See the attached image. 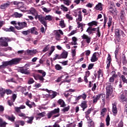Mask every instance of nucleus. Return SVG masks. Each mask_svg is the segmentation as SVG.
I'll return each instance as SVG.
<instances>
[{
	"label": "nucleus",
	"mask_w": 127,
	"mask_h": 127,
	"mask_svg": "<svg viewBox=\"0 0 127 127\" xmlns=\"http://www.w3.org/2000/svg\"><path fill=\"white\" fill-rule=\"evenodd\" d=\"M21 61V58H17L12 59L11 61L4 62L2 63V64L0 65V69H5L7 66H11V65H17L19 64V62Z\"/></svg>",
	"instance_id": "1"
},
{
	"label": "nucleus",
	"mask_w": 127,
	"mask_h": 127,
	"mask_svg": "<svg viewBox=\"0 0 127 127\" xmlns=\"http://www.w3.org/2000/svg\"><path fill=\"white\" fill-rule=\"evenodd\" d=\"M97 30L96 35L98 37H101V31H100V27H98L97 28H92V27H89L86 30V32L90 34H93Z\"/></svg>",
	"instance_id": "2"
},
{
	"label": "nucleus",
	"mask_w": 127,
	"mask_h": 127,
	"mask_svg": "<svg viewBox=\"0 0 127 127\" xmlns=\"http://www.w3.org/2000/svg\"><path fill=\"white\" fill-rule=\"evenodd\" d=\"M106 85V99H109L112 94H113V86H112V83L110 82H107Z\"/></svg>",
	"instance_id": "3"
},
{
	"label": "nucleus",
	"mask_w": 127,
	"mask_h": 127,
	"mask_svg": "<svg viewBox=\"0 0 127 127\" xmlns=\"http://www.w3.org/2000/svg\"><path fill=\"white\" fill-rule=\"evenodd\" d=\"M17 26H15V28L17 30H20L21 29H23V28H25V27H27V23L26 22H18L17 23Z\"/></svg>",
	"instance_id": "4"
},
{
	"label": "nucleus",
	"mask_w": 127,
	"mask_h": 127,
	"mask_svg": "<svg viewBox=\"0 0 127 127\" xmlns=\"http://www.w3.org/2000/svg\"><path fill=\"white\" fill-rule=\"evenodd\" d=\"M38 19L42 24L44 25L46 27H47V22L45 21V17L42 15H39Z\"/></svg>",
	"instance_id": "5"
},
{
	"label": "nucleus",
	"mask_w": 127,
	"mask_h": 127,
	"mask_svg": "<svg viewBox=\"0 0 127 127\" xmlns=\"http://www.w3.org/2000/svg\"><path fill=\"white\" fill-rule=\"evenodd\" d=\"M51 112L53 113V115H56L53 117V119H55V118H58V117L60 116V114H59V113H60V109H59V108L55 109L54 110L51 111Z\"/></svg>",
	"instance_id": "6"
},
{
	"label": "nucleus",
	"mask_w": 127,
	"mask_h": 127,
	"mask_svg": "<svg viewBox=\"0 0 127 127\" xmlns=\"http://www.w3.org/2000/svg\"><path fill=\"white\" fill-rule=\"evenodd\" d=\"M18 71L20 72V73H22V74H25L26 75H28V74H29V70L27 69V68L24 66L20 68Z\"/></svg>",
	"instance_id": "7"
},
{
	"label": "nucleus",
	"mask_w": 127,
	"mask_h": 127,
	"mask_svg": "<svg viewBox=\"0 0 127 127\" xmlns=\"http://www.w3.org/2000/svg\"><path fill=\"white\" fill-rule=\"evenodd\" d=\"M60 34H61L62 35H63V34H64L63 31H62V30H59L58 31H57L55 33L56 38L58 41L60 40V38L61 37V35Z\"/></svg>",
	"instance_id": "8"
},
{
	"label": "nucleus",
	"mask_w": 127,
	"mask_h": 127,
	"mask_svg": "<svg viewBox=\"0 0 127 127\" xmlns=\"http://www.w3.org/2000/svg\"><path fill=\"white\" fill-rule=\"evenodd\" d=\"M26 106L29 107L30 109H32V108H35L36 107V105L34 103V102H30L29 100H27V101L25 103Z\"/></svg>",
	"instance_id": "9"
},
{
	"label": "nucleus",
	"mask_w": 127,
	"mask_h": 127,
	"mask_svg": "<svg viewBox=\"0 0 127 127\" xmlns=\"http://www.w3.org/2000/svg\"><path fill=\"white\" fill-rule=\"evenodd\" d=\"M119 99L121 103H123V104H127V98L123 94L120 95Z\"/></svg>",
	"instance_id": "10"
},
{
	"label": "nucleus",
	"mask_w": 127,
	"mask_h": 127,
	"mask_svg": "<svg viewBox=\"0 0 127 127\" xmlns=\"http://www.w3.org/2000/svg\"><path fill=\"white\" fill-rule=\"evenodd\" d=\"M102 96H103V94H98L97 95H96L95 96H93L92 97L93 99V104H97V103L98 102V101L100 100Z\"/></svg>",
	"instance_id": "11"
},
{
	"label": "nucleus",
	"mask_w": 127,
	"mask_h": 127,
	"mask_svg": "<svg viewBox=\"0 0 127 127\" xmlns=\"http://www.w3.org/2000/svg\"><path fill=\"white\" fill-rule=\"evenodd\" d=\"M98 54H99V53L95 52L92 55L90 59L91 62H96V61L99 60V58L97 57Z\"/></svg>",
	"instance_id": "12"
},
{
	"label": "nucleus",
	"mask_w": 127,
	"mask_h": 127,
	"mask_svg": "<svg viewBox=\"0 0 127 127\" xmlns=\"http://www.w3.org/2000/svg\"><path fill=\"white\" fill-rule=\"evenodd\" d=\"M10 1H7L6 3H2L0 6V8L1 9H5L6 8H7V7H9V6L10 5Z\"/></svg>",
	"instance_id": "13"
},
{
	"label": "nucleus",
	"mask_w": 127,
	"mask_h": 127,
	"mask_svg": "<svg viewBox=\"0 0 127 127\" xmlns=\"http://www.w3.org/2000/svg\"><path fill=\"white\" fill-rule=\"evenodd\" d=\"M111 62H112V58H111V55L108 54V57L107 58V62H106L107 69H109L110 68V66H111Z\"/></svg>",
	"instance_id": "14"
},
{
	"label": "nucleus",
	"mask_w": 127,
	"mask_h": 127,
	"mask_svg": "<svg viewBox=\"0 0 127 127\" xmlns=\"http://www.w3.org/2000/svg\"><path fill=\"white\" fill-rule=\"evenodd\" d=\"M82 39L83 40H86V42L89 44L90 42H91V37L88 36V35L84 34L82 36H81Z\"/></svg>",
	"instance_id": "15"
},
{
	"label": "nucleus",
	"mask_w": 127,
	"mask_h": 127,
	"mask_svg": "<svg viewBox=\"0 0 127 127\" xmlns=\"http://www.w3.org/2000/svg\"><path fill=\"white\" fill-rule=\"evenodd\" d=\"M5 118L8 121H10V122H12V123H13L15 120V117L13 115H12L11 116L6 115H5Z\"/></svg>",
	"instance_id": "16"
},
{
	"label": "nucleus",
	"mask_w": 127,
	"mask_h": 127,
	"mask_svg": "<svg viewBox=\"0 0 127 127\" xmlns=\"http://www.w3.org/2000/svg\"><path fill=\"white\" fill-rule=\"evenodd\" d=\"M2 29L6 32H15V29L12 26H10L9 28H3Z\"/></svg>",
	"instance_id": "17"
},
{
	"label": "nucleus",
	"mask_w": 127,
	"mask_h": 127,
	"mask_svg": "<svg viewBox=\"0 0 127 127\" xmlns=\"http://www.w3.org/2000/svg\"><path fill=\"white\" fill-rule=\"evenodd\" d=\"M30 33L31 34H35V35H38V32H37V28L33 27L30 29Z\"/></svg>",
	"instance_id": "18"
},
{
	"label": "nucleus",
	"mask_w": 127,
	"mask_h": 127,
	"mask_svg": "<svg viewBox=\"0 0 127 127\" xmlns=\"http://www.w3.org/2000/svg\"><path fill=\"white\" fill-rule=\"evenodd\" d=\"M112 112L113 114L117 115L118 114V109H117V103H114L112 104Z\"/></svg>",
	"instance_id": "19"
},
{
	"label": "nucleus",
	"mask_w": 127,
	"mask_h": 127,
	"mask_svg": "<svg viewBox=\"0 0 127 127\" xmlns=\"http://www.w3.org/2000/svg\"><path fill=\"white\" fill-rule=\"evenodd\" d=\"M120 18L122 22H125V19H126V17H125V11L122 10L120 12Z\"/></svg>",
	"instance_id": "20"
},
{
	"label": "nucleus",
	"mask_w": 127,
	"mask_h": 127,
	"mask_svg": "<svg viewBox=\"0 0 127 127\" xmlns=\"http://www.w3.org/2000/svg\"><path fill=\"white\" fill-rule=\"evenodd\" d=\"M61 57L62 59H66L67 57H68V53L66 51H64L61 54Z\"/></svg>",
	"instance_id": "21"
},
{
	"label": "nucleus",
	"mask_w": 127,
	"mask_h": 127,
	"mask_svg": "<svg viewBox=\"0 0 127 127\" xmlns=\"http://www.w3.org/2000/svg\"><path fill=\"white\" fill-rule=\"evenodd\" d=\"M58 104L59 105H60L61 107L62 108H64V107H65L66 105L65 104V102L62 99H60L58 101Z\"/></svg>",
	"instance_id": "22"
},
{
	"label": "nucleus",
	"mask_w": 127,
	"mask_h": 127,
	"mask_svg": "<svg viewBox=\"0 0 127 127\" xmlns=\"http://www.w3.org/2000/svg\"><path fill=\"white\" fill-rule=\"evenodd\" d=\"M88 26H89V27H92V26H94V25H95V26H98V22H97L96 21H92L88 23Z\"/></svg>",
	"instance_id": "23"
},
{
	"label": "nucleus",
	"mask_w": 127,
	"mask_h": 127,
	"mask_svg": "<svg viewBox=\"0 0 127 127\" xmlns=\"http://www.w3.org/2000/svg\"><path fill=\"white\" fill-rule=\"evenodd\" d=\"M12 16H13V17H15V18H20L21 16H22V14L15 12L13 15H12Z\"/></svg>",
	"instance_id": "24"
},
{
	"label": "nucleus",
	"mask_w": 127,
	"mask_h": 127,
	"mask_svg": "<svg viewBox=\"0 0 127 127\" xmlns=\"http://www.w3.org/2000/svg\"><path fill=\"white\" fill-rule=\"evenodd\" d=\"M87 103H88V101H87V100L82 101L80 105L81 108H88V104H87Z\"/></svg>",
	"instance_id": "25"
},
{
	"label": "nucleus",
	"mask_w": 127,
	"mask_h": 127,
	"mask_svg": "<svg viewBox=\"0 0 127 127\" xmlns=\"http://www.w3.org/2000/svg\"><path fill=\"white\" fill-rule=\"evenodd\" d=\"M27 119H29V120L27 121V124H30V125H31V124H32L33 122V120H34V117H29L27 116Z\"/></svg>",
	"instance_id": "26"
},
{
	"label": "nucleus",
	"mask_w": 127,
	"mask_h": 127,
	"mask_svg": "<svg viewBox=\"0 0 127 127\" xmlns=\"http://www.w3.org/2000/svg\"><path fill=\"white\" fill-rule=\"evenodd\" d=\"M82 18L83 16H82V11H79L78 12V18L76 19V20H78L79 21H82Z\"/></svg>",
	"instance_id": "27"
},
{
	"label": "nucleus",
	"mask_w": 127,
	"mask_h": 127,
	"mask_svg": "<svg viewBox=\"0 0 127 127\" xmlns=\"http://www.w3.org/2000/svg\"><path fill=\"white\" fill-rule=\"evenodd\" d=\"M96 9L97 10H103V7H102V3L99 2L96 5Z\"/></svg>",
	"instance_id": "28"
},
{
	"label": "nucleus",
	"mask_w": 127,
	"mask_h": 127,
	"mask_svg": "<svg viewBox=\"0 0 127 127\" xmlns=\"http://www.w3.org/2000/svg\"><path fill=\"white\" fill-rule=\"evenodd\" d=\"M110 121H111V118H110V115H108L106 119L107 127H109L110 126Z\"/></svg>",
	"instance_id": "29"
},
{
	"label": "nucleus",
	"mask_w": 127,
	"mask_h": 127,
	"mask_svg": "<svg viewBox=\"0 0 127 127\" xmlns=\"http://www.w3.org/2000/svg\"><path fill=\"white\" fill-rule=\"evenodd\" d=\"M112 20H113V18H112L111 16H109V21L107 23L108 27H111V26H112Z\"/></svg>",
	"instance_id": "30"
},
{
	"label": "nucleus",
	"mask_w": 127,
	"mask_h": 127,
	"mask_svg": "<svg viewBox=\"0 0 127 127\" xmlns=\"http://www.w3.org/2000/svg\"><path fill=\"white\" fill-rule=\"evenodd\" d=\"M45 20L46 21V20H48L49 21H51L52 20V16L49 15H46L45 17Z\"/></svg>",
	"instance_id": "31"
},
{
	"label": "nucleus",
	"mask_w": 127,
	"mask_h": 127,
	"mask_svg": "<svg viewBox=\"0 0 127 127\" xmlns=\"http://www.w3.org/2000/svg\"><path fill=\"white\" fill-rule=\"evenodd\" d=\"M122 63L123 64H127V58L126 57V55H125V54H123V56H122Z\"/></svg>",
	"instance_id": "32"
},
{
	"label": "nucleus",
	"mask_w": 127,
	"mask_h": 127,
	"mask_svg": "<svg viewBox=\"0 0 127 127\" xmlns=\"http://www.w3.org/2000/svg\"><path fill=\"white\" fill-rule=\"evenodd\" d=\"M18 116H19V117H21V118H22L23 120H25L27 118V116H26L25 114L22 113H20L18 114Z\"/></svg>",
	"instance_id": "33"
},
{
	"label": "nucleus",
	"mask_w": 127,
	"mask_h": 127,
	"mask_svg": "<svg viewBox=\"0 0 127 127\" xmlns=\"http://www.w3.org/2000/svg\"><path fill=\"white\" fill-rule=\"evenodd\" d=\"M122 30H120L119 29H115V35L116 36H121V31Z\"/></svg>",
	"instance_id": "34"
},
{
	"label": "nucleus",
	"mask_w": 127,
	"mask_h": 127,
	"mask_svg": "<svg viewBox=\"0 0 127 127\" xmlns=\"http://www.w3.org/2000/svg\"><path fill=\"white\" fill-rule=\"evenodd\" d=\"M21 33H22V34H23V35H28V34H30V29L26 31H23L21 32Z\"/></svg>",
	"instance_id": "35"
},
{
	"label": "nucleus",
	"mask_w": 127,
	"mask_h": 127,
	"mask_svg": "<svg viewBox=\"0 0 127 127\" xmlns=\"http://www.w3.org/2000/svg\"><path fill=\"white\" fill-rule=\"evenodd\" d=\"M57 59H62L61 55L56 54L55 57L53 59L54 61L57 60Z\"/></svg>",
	"instance_id": "36"
},
{
	"label": "nucleus",
	"mask_w": 127,
	"mask_h": 127,
	"mask_svg": "<svg viewBox=\"0 0 127 127\" xmlns=\"http://www.w3.org/2000/svg\"><path fill=\"white\" fill-rule=\"evenodd\" d=\"M61 9L63 10V11H68V8L65 7L64 5H61Z\"/></svg>",
	"instance_id": "37"
},
{
	"label": "nucleus",
	"mask_w": 127,
	"mask_h": 127,
	"mask_svg": "<svg viewBox=\"0 0 127 127\" xmlns=\"http://www.w3.org/2000/svg\"><path fill=\"white\" fill-rule=\"evenodd\" d=\"M56 70H58V71H60V70H62V66L60 65V64H57L55 65Z\"/></svg>",
	"instance_id": "38"
},
{
	"label": "nucleus",
	"mask_w": 127,
	"mask_h": 127,
	"mask_svg": "<svg viewBox=\"0 0 127 127\" xmlns=\"http://www.w3.org/2000/svg\"><path fill=\"white\" fill-rule=\"evenodd\" d=\"M0 45L2 47H7V46H8V43H7L6 41H5L4 42L0 43Z\"/></svg>",
	"instance_id": "39"
},
{
	"label": "nucleus",
	"mask_w": 127,
	"mask_h": 127,
	"mask_svg": "<svg viewBox=\"0 0 127 127\" xmlns=\"http://www.w3.org/2000/svg\"><path fill=\"white\" fill-rule=\"evenodd\" d=\"M69 110H70V106H68L67 107L62 109V112H63L64 113H66V112H68Z\"/></svg>",
	"instance_id": "40"
},
{
	"label": "nucleus",
	"mask_w": 127,
	"mask_h": 127,
	"mask_svg": "<svg viewBox=\"0 0 127 127\" xmlns=\"http://www.w3.org/2000/svg\"><path fill=\"white\" fill-rule=\"evenodd\" d=\"M117 77H116V76H113L110 77V78H109L110 83H114V82H115V79H117Z\"/></svg>",
	"instance_id": "41"
},
{
	"label": "nucleus",
	"mask_w": 127,
	"mask_h": 127,
	"mask_svg": "<svg viewBox=\"0 0 127 127\" xmlns=\"http://www.w3.org/2000/svg\"><path fill=\"white\" fill-rule=\"evenodd\" d=\"M64 4L65 5H70V3H71V1L70 0H63Z\"/></svg>",
	"instance_id": "42"
},
{
	"label": "nucleus",
	"mask_w": 127,
	"mask_h": 127,
	"mask_svg": "<svg viewBox=\"0 0 127 127\" xmlns=\"http://www.w3.org/2000/svg\"><path fill=\"white\" fill-rule=\"evenodd\" d=\"M93 111V109L90 108L87 111L85 112V116H89L90 114H91V112Z\"/></svg>",
	"instance_id": "43"
},
{
	"label": "nucleus",
	"mask_w": 127,
	"mask_h": 127,
	"mask_svg": "<svg viewBox=\"0 0 127 127\" xmlns=\"http://www.w3.org/2000/svg\"><path fill=\"white\" fill-rule=\"evenodd\" d=\"M60 25L62 28H64V27H65V23H64V20L60 21Z\"/></svg>",
	"instance_id": "44"
},
{
	"label": "nucleus",
	"mask_w": 127,
	"mask_h": 127,
	"mask_svg": "<svg viewBox=\"0 0 127 127\" xmlns=\"http://www.w3.org/2000/svg\"><path fill=\"white\" fill-rule=\"evenodd\" d=\"M53 113L52 111L49 112V113L47 114V117H48V119H51L52 116H53Z\"/></svg>",
	"instance_id": "45"
},
{
	"label": "nucleus",
	"mask_w": 127,
	"mask_h": 127,
	"mask_svg": "<svg viewBox=\"0 0 127 127\" xmlns=\"http://www.w3.org/2000/svg\"><path fill=\"white\" fill-rule=\"evenodd\" d=\"M121 78L122 79V81L124 83H126V84L127 83V79L126 78V76L124 75H122L121 76Z\"/></svg>",
	"instance_id": "46"
},
{
	"label": "nucleus",
	"mask_w": 127,
	"mask_h": 127,
	"mask_svg": "<svg viewBox=\"0 0 127 127\" xmlns=\"http://www.w3.org/2000/svg\"><path fill=\"white\" fill-rule=\"evenodd\" d=\"M24 3H23V2H19V3L18 4V6L17 7L19 8H21L22 7H24Z\"/></svg>",
	"instance_id": "47"
},
{
	"label": "nucleus",
	"mask_w": 127,
	"mask_h": 127,
	"mask_svg": "<svg viewBox=\"0 0 127 127\" xmlns=\"http://www.w3.org/2000/svg\"><path fill=\"white\" fill-rule=\"evenodd\" d=\"M4 91L5 93H6L7 95H11V94L12 93V91H11V90L10 89H6Z\"/></svg>",
	"instance_id": "48"
},
{
	"label": "nucleus",
	"mask_w": 127,
	"mask_h": 127,
	"mask_svg": "<svg viewBox=\"0 0 127 127\" xmlns=\"http://www.w3.org/2000/svg\"><path fill=\"white\" fill-rule=\"evenodd\" d=\"M107 112V109L106 108H103L101 110L100 115L101 116H105V113Z\"/></svg>",
	"instance_id": "49"
},
{
	"label": "nucleus",
	"mask_w": 127,
	"mask_h": 127,
	"mask_svg": "<svg viewBox=\"0 0 127 127\" xmlns=\"http://www.w3.org/2000/svg\"><path fill=\"white\" fill-rule=\"evenodd\" d=\"M123 74L127 75V67L126 66H123Z\"/></svg>",
	"instance_id": "50"
},
{
	"label": "nucleus",
	"mask_w": 127,
	"mask_h": 127,
	"mask_svg": "<svg viewBox=\"0 0 127 127\" xmlns=\"http://www.w3.org/2000/svg\"><path fill=\"white\" fill-rule=\"evenodd\" d=\"M6 125H7V123L3 121L2 123H0V127H6Z\"/></svg>",
	"instance_id": "51"
},
{
	"label": "nucleus",
	"mask_w": 127,
	"mask_h": 127,
	"mask_svg": "<svg viewBox=\"0 0 127 127\" xmlns=\"http://www.w3.org/2000/svg\"><path fill=\"white\" fill-rule=\"evenodd\" d=\"M4 112V107L2 105H0V113L2 114Z\"/></svg>",
	"instance_id": "52"
},
{
	"label": "nucleus",
	"mask_w": 127,
	"mask_h": 127,
	"mask_svg": "<svg viewBox=\"0 0 127 127\" xmlns=\"http://www.w3.org/2000/svg\"><path fill=\"white\" fill-rule=\"evenodd\" d=\"M33 83H34V80L33 79V78H30V79L28 81V84H29V85H31V84H33Z\"/></svg>",
	"instance_id": "53"
},
{
	"label": "nucleus",
	"mask_w": 127,
	"mask_h": 127,
	"mask_svg": "<svg viewBox=\"0 0 127 127\" xmlns=\"http://www.w3.org/2000/svg\"><path fill=\"white\" fill-rule=\"evenodd\" d=\"M6 82H12V83H15V80L14 79V78H11L10 79H9L8 80H7Z\"/></svg>",
	"instance_id": "54"
},
{
	"label": "nucleus",
	"mask_w": 127,
	"mask_h": 127,
	"mask_svg": "<svg viewBox=\"0 0 127 127\" xmlns=\"http://www.w3.org/2000/svg\"><path fill=\"white\" fill-rule=\"evenodd\" d=\"M95 126V123L94 122L91 121V122H89V123H88V127H94Z\"/></svg>",
	"instance_id": "55"
},
{
	"label": "nucleus",
	"mask_w": 127,
	"mask_h": 127,
	"mask_svg": "<svg viewBox=\"0 0 127 127\" xmlns=\"http://www.w3.org/2000/svg\"><path fill=\"white\" fill-rule=\"evenodd\" d=\"M66 17L69 20H73V17L71 16V15H70L69 14H66Z\"/></svg>",
	"instance_id": "56"
},
{
	"label": "nucleus",
	"mask_w": 127,
	"mask_h": 127,
	"mask_svg": "<svg viewBox=\"0 0 127 127\" xmlns=\"http://www.w3.org/2000/svg\"><path fill=\"white\" fill-rule=\"evenodd\" d=\"M98 74V78L100 79L101 78V75H102V69H99V70L97 71Z\"/></svg>",
	"instance_id": "57"
},
{
	"label": "nucleus",
	"mask_w": 127,
	"mask_h": 127,
	"mask_svg": "<svg viewBox=\"0 0 127 127\" xmlns=\"http://www.w3.org/2000/svg\"><path fill=\"white\" fill-rule=\"evenodd\" d=\"M14 110L16 113H21V111H20V108L18 107H16L14 108Z\"/></svg>",
	"instance_id": "58"
},
{
	"label": "nucleus",
	"mask_w": 127,
	"mask_h": 127,
	"mask_svg": "<svg viewBox=\"0 0 127 127\" xmlns=\"http://www.w3.org/2000/svg\"><path fill=\"white\" fill-rule=\"evenodd\" d=\"M17 124H20L21 125V126H22V127H23V126H24V125H25V123H24V121H18L17 122Z\"/></svg>",
	"instance_id": "59"
},
{
	"label": "nucleus",
	"mask_w": 127,
	"mask_h": 127,
	"mask_svg": "<svg viewBox=\"0 0 127 127\" xmlns=\"http://www.w3.org/2000/svg\"><path fill=\"white\" fill-rule=\"evenodd\" d=\"M80 96L83 100H85L87 98V95L85 93H83Z\"/></svg>",
	"instance_id": "60"
},
{
	"label": "nucleus",
	"mask_w": 127,
	"mask_h": 127,
	"mask_svg": "<svg viewBox=\"0 0 127 127\" xmlns=\"http://www.w3.org/2000/svg\"><path fill=\"white\" fill-rule=\"evenodd\" d=\"M107 20H108V17L106 15V14H104V23L107 24Z\"/></svg>",
	"instance_id": "61"
},
{
	"label": "nucleus",
	"mask_w": 127,
	"mask_h": 127,
	"mask_svg": "<svg viewBox=\"0 0 127 127\" xmlns=\"http://www.w3.org/2000/svg\"><path fill=\"white\" fill-rule=\"evenodd\" d=\"M7 40V39L6 38H0V43H3V42H4V41H6Z\"/></svg>",
	"instance_id": "62"
},
{
	"label": "nucleus",
	"mask_w": 127,
	"mask_h": 127,
	"mask_svg": "<svg viewBox=\"0 0 127 127\" xmlns=\"http://www.w3.org/2000/svg\"><path fill=\"white\" fill-rule=\"evenodd\" d=\"M94 64H89L88 67V70H91V69H93V67H94Z\"/></svg>",
	"instance_id": "63"
},
{
	"label": "nucleus",
	"mask_w": 127,
	"mask_h": 127,
	"mask_svg": "<svg viewBox=\"0 0 127 127\" xmlns=\"http://www.w3.org/2000/svg\"><path fill=\"white\" fill-rule=\"evenodd\" d=\"M124 127V122L123 121H121L118 124V127Z\"/></svg>",
	"instance_id": "64"
}]
</instances>
